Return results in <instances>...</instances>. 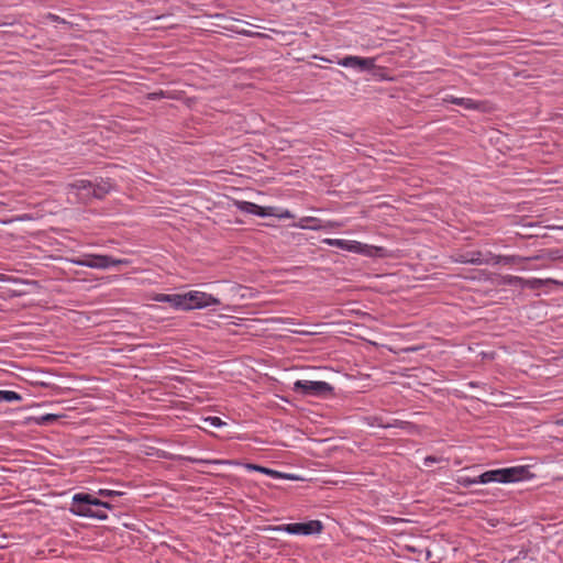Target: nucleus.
Here are the masks:
<instances>
[{"label":"nucleus","mask_w":563,"mask_h":563,"mask_svg":"<svg viewBox=\"0 0 563 563\" xmlns=\"http://www.w3.org/2000/svg\"><path fill=\"white\" fill-rule=\"evenodd\" d=\"M59 418V416L57 415H54V413H46V415H43V416H40V417H35V418H32L34 420V422L38 426H45V424H49V423H53L55 421H57Z\"/></svg>","instance_id":"obj_20"},{"label":"nucleus","mask_w":563,"mask_h":563,"mask_svg":"<svg viewBox=\"0 0 563 563\" xmlns=\"http://www.w3.org/2000/svg\"><path fill=\"white\" fill-rule=\"evenodd\" d=\"M75 500L77 504H86L90 505L91 507H101V505H103V500L86 493L75 494Z\"/></svg>","instance_id":"obj_17"},{"label":"nucleus","mask_w":563,"mask_h":563,"mask_svg":"<svg viewBox=\"0 0 563 563\" xmlns=\"http://www.w3.org/2000/svg\"><path fill=\"white\" fill-rule=\"evenodd\" d=\"M267 531H284L289 534L311 536L318 534L323 530L320 520H309L307 522L285 523L279 526H268Z\"/></svg>","instance_id":"obj_2"},{"label":"nucleus","mask_w":563,"mask_h":563,"mask_svg":"<svg viewBox=\"0 0 563 563\" xmlns=\"http://www.w3.org/2000/svg\"><path fill=\"white\" fill-rule=\"evenodd\" d=\"M185 296L184 299V310H194V309H202L210 306H219L221 305V301L219 298L198 290H191L186 294H183Z\"/></svg>","instance_id":"obj_4"},{"label":"nucleus","mask_w":563,"mask_h":563,"mask_svg":"<svg viewBox=\"0 0 563 563\" xmlns=\"http://www.w3.org/2000/svg\"><path fill=\"white\" fill-rule=\"evenodd\" d=\"M529 258L527 257H522V256H519V255H495L494 254V260H493V265H499V264H503V265H519L526 261H528Z\"/></svg>","instance_id":"obj_15"},{"label":"nucleus","mask_w":563,"mask_h":563,"mask_svg":"<svg viewBox=\"0 0 563 563\" xmlns=\"http://www.w3.org/2000/svg\"><path fill=\"white\" fill-rule=\"evenodd\" d=\"M292 390L301 396L323 397L333 394V386L327 382L296 380Z\"/></svg>","instance_id":"obj_3"},{"label":"nucleus","mask_w":563,"mask_h":563,"mask_svg":"<svg viewBox=\"0 0 563 563\" xmlns=\"http://www.w3.org/2000/svg\"><path fill=\"white\" fill-rule=\"evenodd\" d=\"M530 474L527 466L490 470L478 475L479 484L515 483L525 479Z\"/></svg>","instance_id":"obj_1"},{"label":"nucleus","mask_w":563,"mask_h":563,"mask_svg":"<svg viewBox=\"0 0 563 563\" xmlns=\"http://www.w3.org/2000/svg\"><path fill=\"white\" fill-rule=\"evenodd\" d=\"M444 101L463 107L466 110H483L484 109V102L476 101L471 98H457L454 96H448L444 98Z\"/></svg>","instance_id":"obj_9"},{"label":"nucleus","mask_w":563,"mask_h":563,"mask_svg":"<svg viewBox=\"0 0 563 563\" xmlns=\"http://www.w3.org/2000/svg\"><path fill=\"white\" fill-rule=\"evenodd\" d=\"M559 423L563 424V419L559 421Z\"/></svg>","instance_id":"obj_35"},{"label":"nucleus","mask_w":563,"mask_h":563,"mask_svg":"<svg viewBox=\"0 0 563 563\" xmlns=\"http://www.w3.org/2000/svg\"><path fill=\"white\" fill-rule=\"evenodd\" d=\"M153 299L157 302L169 303L173 308L177 310H184L185 296H183V294H157L154 296Z\"/></svg>","instance_id":"obj_12"},{"label":"nucleus","mask_w":563,"mask_h":563,"mask_svg":"<svg viewBox=\"0 0 563 563\" xmlns=\"http://www.w3.org/2000/svg\"><path fill=\"white\" fill-rule=\"evenodd\" d=\"M98 495L104 498H114L119 496H123L124 493L120 490H113V489H99Z\"/></svg>","instance_id":"obj_23"},{"label":"nucleus","mask_w":563,"mask_h":563,"mask_svg":"<svg viewBox=\"0 0 563 563\" xmlns=\"http://www.w3.org/2000/svg\"><path fill=\"white\" fill-rule=\"evenodd\" d=\"M384 427L385 428L396 427V428L405 429V428L412 427V424L410 422H407V421L395 420L394 423H388V424H385Z\"/></svg>","instance_id":"obj_27"},{"label":"nucleus","mask_w":563,"mask_h":563,"mask_svg":"<svg viewBox=\"0 0 563 563\" xmlns=\"http://www.w3.org/2000/svg\"><path fill=\"white\" fill-rule=\"evenodd\" d=\"M22 396L13 390H0V402L7 401V402H13V401H21Z\"/></svg>","instance_id":"obj_18"},{"label":"nucleus","mask_w":563,"mask_h":563,"mask_svg":"<svg viewBox=\"0 0 563 563\" xmlns=\"http://www.w3.org/2000/svg\"><path fill=\"white\" fill-rule=\"evenodd\" d=\"M212 427L219 428L224 424V422L219 417H209L206 419Z\"/></svg>","instance_id":"obj_28"},{"label":"nucleus","mask_w":563,"mask_h":563,"mask_svg":"<svg viewBox=\"0 0 563 563\" xmlns=\"http://www.w3.org/2000/svg\"><path fill=\"white\" fill-rule=\"evenodd\" d=\"M51 19H52L53 21H57V22H59V21H60V18H59V16H57V15H54V14H51Z\"/></svg>","instance_id":"obj_34"},{"label":"nucleus","mask_w":563,"mask_h":563,"mask_svg":"<svg viewBox=\"0 0 563 563\" xmlns=\"http://www.w3.org/2000/svg\"><path fill=\"white\" fill-rule=\"evenodd\" d=\"M298 227L301 229H310L317 231L325 228L327 225L322 224V221L320 219L305 217L300 219Z\"/></svg>","instance_id":"obj_16"},{"label":"nucleus","mask_w":563,"mask_h":563,"mask_svg":"<svg viewBox=\"0 0 563 563\" xmlns=\"http://www.w3.org/2000/svg\"><path fill=\"white\" fill-rule=\"evenodd\" d=\"M457 484L467 488L474 484H479L478 476L470 477V476H459L456 479Z\"/></svg>","instance_id":"obj_21"},{"label":"nucleus","mask_w":563,"mask_h":563,"mask_svg":"<svg viewBox=\"0 0 563 563\" xmlns=\"http://www.w3.org/2000/svg\"><path fill=\"white\" fill-rule=\"evenodd\" d=\"M440 461H441L440 457H437V456H433V455H429V456L424 457V465L429 466L431 463H438Z\"/></svg>","instance_id":"obj_31"},{"label":"nucleus","mask_w":563,"mask_h":563,"mask_svg":"<svg viewBox=\"0 0 563 563\" xmlns=\"http://www.w3.org/2000/svg\"><path fill=\"white\" fill-rule=\"evenodd\" d=\"M323 242L330 246H335L341 250L360 253L362 252L363 244L357 241H346L340 239H325Z\"/></svg>","instance_id":"obj_10"},{"label":"nucleus","mask_w":563,"mask_h":563,"mask_svg":"<svg viewBox=\"0 0 563 563\" xmlns=\"http://www.w3.org/2000/svg\"><path fill=\"white\" fill-rule=\"evenodd\" d=\"M188 460L192 463H199V464H209V463H214V464H220V463H227V464H239L238 462H233V461H220V460H202V459H191V457H188Z\"/></svg>","instance_id":"obj_25"},{"label":"nucleus","mask_w":563,"mask_h":563,"mask_svg":"<svg viewBox=\"0 0 563 563\" xmlns=\"http://www.w3.org/2000/svg\"><path fill=\"white\" fill-rule=\"evenodd\" d=\"M244 466L249 471L260 472V473L266 474V475H268V476H271L273 478H287V479H294L295 478L290 474H284V473H280L278 471H275V470L262 466V465L253 464V463H246Z\"/></svg>","instance_id":"obj_13"},{"label":"nucleus","mask_w":563,"mask_h":563,"mask_svg":"<svg viewBox=\"0 0 563 563\" xmlns=\"http://www.w3.org/2000/svg\"><path fill=\"white\" fill-rule=\"evenodd\" d=\"M165 97V92L164 91H156V92H151L147 95V98L150 100H158V99H162Z\"/></svg>","instance_id":"obj_30"},{"label":"nucleus","mask_w":563,"mask_h":563,"mask_svg":"<svg viewBox=\"0 0 563 563\" xmlns=\"http://www.w3.org/2000/svg\"><path fill=\"white\" fill-rule=\"evenodd\" d=\"M544 283V280L539 278L526 279V283H523V288L528 287L530 289H539L543 286Z\"/></svg>","instance_id":"obj_24"},{"label":"nucleus","mask_w":563,"mask_h":563,"mask_svg":"<svg viewBox=\"0 0 563 563\" xmlns=\"http://www.w3.org/2000/svg\"><path fill=\"white\" fill-rule=\"evenodd\" d=\"M109 263H110V266H119V265L126 266V265L131 264V261L128 258H114L113 256L110 255Z\"/></svg>","instance_id":"obj_26"},{"label":"nucleus","mask_w":563,"mask_h":563,"mask_svg":"<svg viewBox=\"0 0 563 563\" xmlns=\"http://www.w3.org/2000/svg\"><path fill=\"white\" fill-rule=\"evenodd\" d=\"M470 256H471V251L460 254L455 261L459 263H463V264H470V261H467V260H470Z\"/></svg>","instance_id":"obj_29"},{"label":"nucleus","mask_w":563,"mask_h":563,"mask_svg":"<svg viewBox=\"0 0 563 563\" xmlns=\"http://www.w3.org/2000/svg\"><path fill=\"white\" fill-rule=\"evenodd\" d=\"M114 187V183L110 178H100L99 181L92 183V196L97 199H102L111 192Z\"/></svg>","instance_id":"obj_11"},{"label":"nucleus","mask_w":563,"mask_h":563,"mask_svg":"<svg viewBox=\"0 0 563 563\" xmlns=\"http://www.w3.org/2000/svg\"><path fill=\"white\" fill-rule=\"evenodd\" d=\"M275 216H276V217H278V218H280V219H284V218H292V214H291L288 210H286V211H285V212H283V213H279V214H277V213L275 212Z\"/></svg>","instance_id":"obj_32"},{"label":"nucleus","mask_w":563,"mask_h":563,"mask_svg":"<svg viewBox=\"0 0 563 563\" xmlns=\"http://www.w3.org/2000/svg\"><path fill=\"white\" fill-rule=\"evenodd\" d=\"M338 64L360 71H371L375 68V58L349 55L340 59Z\"/></svg>","instance_id":"obj_6"},{"label":"nucleus","mask_w":563,"mask_h":563,"mask_svg":"<svg viewBox=\"0 0 563 563\" xmlns=\"http://www.w3.org/2000/svg\"><path fill=\"white\" fill-rule=\"evenodd\" d=\"M101 507L109 510L113 509V505L108 501H103V505H101Z\"/></svg>","instance_id":"obj_33"},{"label":"nucleus","mask_w":563,"mask_h":563,"mask_svg":"<svg viewBox=\"0 0 563 563\" xmlns=\"http://www.w3.org/2000/svg\"><path fill=\"white\" fill-rule=\"evenodd\" d=\"M69 511L78 517L96 518L99 520H106L108 518V515L102 510H93L90 505L80 503L77 504L75 500V495L71 498Z\"/></svg>","instance_id":"obj_7"},{"label":"nucleus","mask_w":563,"mask_h":563,"mask_svg":"<svg viewBox=\"0 0 563 563\" xmlns=\"http://www.w3.org/2000/svg\"><path fill=\"white\" fill-rule=\"evenodd\" d=\"M71 187L77 190H88L92 188V181L87 179H79L73 183Z\"/></svg>","instance_id":"obj_22"},{"label":"nucleus","mask_w":563,"mask_h":563,"mask_svg":"<svg viewBox=\"0 0 563 563\" xmlns=\"http://www.w3.org/2000/svg\"><path fill=\"white\" fill-rule=\"evenodd\" d=\"M236 207L243 212L255 214L262 218L275 216L276 210L274 207H262L250 201H238Z\"/></svg>","instance_id":"obj_8"},{"label":"nucleus","mask_w":563,"mask_h":563,"mask_svg":"<svg viewBox=\"0 0 563 563\" xmlns=\"http://www.w3.org/2000/svg\"><path fill=\"white\" fill-rule=\"evenodd\" d=\"M109 258L110 255L87 254L80 258H71L70 262L78 266L106 269L110 267Z\"/></svg>","instance_id":"obj_5"},{"label":"nucleus","mask_w":563,"mask_h":563,"mask_svg":"<svg viewBox=\"0 0 563 563\" xmlns=\"http://www.w3.org/2000/svg\"><path fill=\"white\" fill-rule=\"evenodd\" d=\"M523 283H526V279L519 276H512V275H506L501 279L503 285L508 286H520L523 288Z\"/></svg>","instance_id":"obj_19"},{"label":"nucleus","mask_w":563,"mask_h":563,"mask_svg":"<svg viewBox=\"0 0 563 563\" xmlns=\"http://www.w3.org/2000/svg\"><path fill=\"white\" fill-rule=\"evenodd\" d=\"M493 260H494V254L490 253V252H487L486 254H484L483 252L481 251H471V256H470V264H474V265H493Z\"/></svg>","instance_id":"obj_14"}]
</instances>
